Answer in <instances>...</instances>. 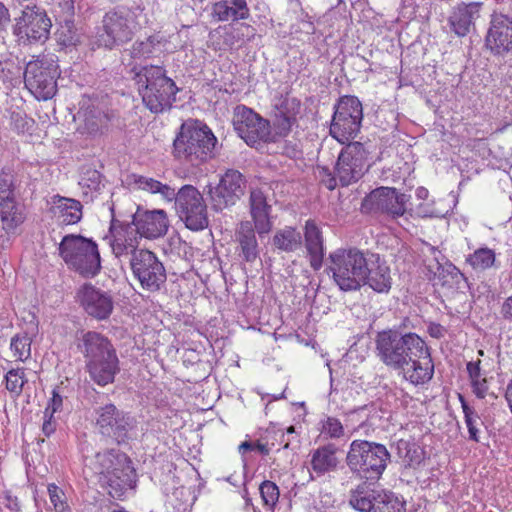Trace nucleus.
<instances>
[{
    "label": "nucleus",
    "instance_id": "nucleus-38",
    "mask_svg": "<svg viewBox=\"0 0 512 512\" xmlns=\"http://www.w3.org/2000/svg\"><path fill=\"white\" fill-rule=\"evenodd\" d=\"M19 186L15 169L9 165L2 167L0 169V202L18 199Z\"/></svg>",
    "mask_w": 512,
    "mask_h": 512
},
{
    "label": "nucleus",
    "instance_id": "nucleus-17",
    "mask_svg": "<svg viewBox=\"0 0 512 512\" xmlns=\"http://www.w3.org/2000/svg\"><path fill=\"white\" fill-rule=\"evenodd\" d=\"M232 122L237 135L249 146L271 141L270 122L251 108L236 106Z\"/></svg>",
    "mask_w": 512,
    "mask_h": 512
},
{
    "label": "nucleus",
    "instance_id": "nucleus-25",
    "mask_svg": "<svg viewBox=\"0 0 512 512\" xmlns=\"http://www.w3.org/2000/svg\"><path fill=\"white\" fill-rule=\"evenodd\" d=\"M485 43L495 56L504 57L512 54V17L502 12L493 13Z\"/></svg>",
    "mask_w": 512,
    "mask_h": 512
},
{
    "label": "nucleus",
    "instance_id": "nucleus-16",
    "mask_svg": "<svg viewBox=\"0 0 512 512\" xmlns=\"http://www.w3.org/2000/svg\"><path fill=\"white\" fill-rule=\"evenodd\" d=\"M110 212V225L104 240L108 241L112 254L116 258L131 256L133 250L140 249L138 247V235L126 214L119 212L116 215L114 204L111 205Z\"/></svg>",
    "mask_w": 512,
    "mask_h": 512
},
{
    "label": "nucleus",
    "instance_id": "nucleus-32",
    "mask_svg": "<svg viewBox=\"0 0 512 512\" xmlns=\"http://www.w3.org/2000/svg\"><path fill=\"white\" fill-rule=\"evenodd\" d=\"M111 117L97 107L87 108L83 113V123L79 127L81 134L91 137L102 135L108 130Z\"/></svg>",
    "mask_w": 512,
    "mask_h": 512
},
{
    "label": "nucleus",
    "instance_id": "nucleus-59",
    "mask_svg": "<svg viewBox=\"0 0 512 512\" xmlns=\"http://www.w3.org/2000/svg\"><path fill=\"white\" fill-rule=\"evenodd\" d=\"M447 274L449 275L456 283L459 282L460 279H465L464 274L451 262H447L444 264L441 275Z\"/></svg>",
    "mask_w": 512,
    "mask_h": 512
},
{
    "label": "nucleus",
    "instance_id": "nucleus-62",
    "mask_svg": "<svg viewBox=\"0 0 512 512\" xmlns=\"http://www.w3.org/2000/svg\"><path fill=\"white\" fill-rule=\"evenodd\" d=\"M7 503L5 504L6 508H8L12 512H20L21 505L16 496H13L9 491L5 492L4 496Z\"/></svg>",
    "mask_w": 512,
    "mask_h": 512
},
{
    "label": "nucleus",
    "instance_id": "nucleus-37",
    "mask_svg": "<svg viewBox=\"0 0 512 512\" xmlns=\"http://www.w3.org/2000/svg\"><path fill=\"white\" fill-rule=\"evenodd\" d=\"M78 183L83 189V194L88 196L90 193V198L93 200V193H100L101 190L105 188L106 178L97 169L90 166H84L81 169Z\"/></svg>",
    "mask_w": 512,
    "mask_h": 512
},
{
    "label": "nucleus",
    "instance_id": "nucleus-11",
    "mask_svg": "<svg viewBox=\"0 0 512 512\" xmlns=\"http://www.w3.org/2000/svg\"><path fill=\"white\" fill-rule=\"evenodd\" d=\"M422 340L416 333L382 331L375 339L376 355L387 367L398 370L406 360L411 359V354Z\"/></svg>",
    "mask_w": 512,
    "mask_h": 512
},
{
    "label": "nucleus",
    "instance_id": "nucleus-28",
    "mask_svg": "<svg viewBox=\"0 0 512 512\" xmlns=\"http://www.w3.org/2000/svg\"><path fill=\"white\" fill-rule=\"evenodd\" d=\"M363 285H368L377 293H388L392 286V277L390 268L384 261L380 260L379 255H369V265L365 271Z\"/></svg>",
    "mask_w": 512,
    "mask_h": 512
},
{
    "label": "nucleus",
    "instance_id": "nucleus-4",
    "mask_svg": "<svg viewBox=\"0 0 512 512\" xmlns=\"http://www.w3.org/2000/svg\"><path fill=\"white\" fill-rule=\"evenodd\" d=\"M100 486L109 496L123 500L136 488L137 473L129 456L117 449H107L95 456Z\"/></svg>",
    "mask_w": 512,
    "mask_h": 512
},
{
    "label": "nucleus",
    "instance_id": "nucleus-56",
    "mask_svg": "<svg viewBox=\"0 0 512 512\" xmlns=\"http://www.w3.org/2000/svg\"><path fill=\"white\" fill-rule=\"evenodd\" d=\"M238 451L242 456L249 451H258L261 455L267 456L269 455L271 448L267 443H262L260 441H244L238 446Z\"/></svg>",
    "mask_w": 512,
    "mask_h": 512
},
{
    "label": "nucleus",
    "instance_id": "nucleus-60",
    "mask_svg": "<svg viewBox=\"0 0 512 512\" xmlns=\"http://www.w3.org/2000/svg\"><path fill=\"white\" fill-rule=\"evenodd\" d=\"M500 315L503 320L512 323V295L505 298L500 307Z\"/></svg>",
    "mask_w": 512,
    "mask_h": 512
},
{
    "label": "nucleus",
    "instance_id": "nucleus-49",
    "mask_svg": "<svg viewBox=\"0 0 512 512\" xmlns=\"http://www.w3.org/2000/svg\"><path fill=\"white\" fill-rule=\"evenodd\" d=\"M259 492L264 505L273 508L277 504L280 491L276 483L264 480L259 486Z\"/></svg>",
    "mask_w": 512,
    "mask_h": 512
},
{
    "label": "nucleus",
    "instance_id": "nucleus-9",
    "mask_svg": "<svg viewBox=\"0 0 512 512\" xmlns=\"http://www.w3.org/2000/svg\"><path fill=\"white\" fill-rule=\"evenodd\" d=\"M389 459L390 454L384 445L366 440H354L346 455L351 471L366 480L379 479Z\"/></svg>",
    "mask_w": 512,
    "mask_h": 512
},
{
    "label": "nucleus",
    "instance_id": "nucleus-31",
    "mask_svg": "<svg viewBox=\"0 0 512 512\" xmlns=\"http://www.w3.org/2000/svg\"><path fill=\"white\" fill-rule=\"evenodd\" d=\"M25 219L18 199L0 202V220L6 234L16 236Z\"/></svg>",
    "mask_w": 512,
    "mask_h": 512
},
{
    "label": "nucleus",
    "instance_id": "nucleus-64",
    "mask_svg": "<svg viewBox=\"0 0 512 512\" xmlns=\"http://www.w3.org/2000/svg\"><path fill=\"white\" fill-rule=\"evenodd\" d=\"M428 333L431 337L435 339H441L444 337L446 329L438 323H431L428 326Z\"/></svg>",
    "mask_w": 512,
    "mask_h": 512
},
{
    "label": "nucleus",
    "instance_id": "nucleus-44",
    "mask_svg": "<svg viewBox=\"0 0 512 512\" xmlns=\"http://www.w3.org/2000/svg\"><path fill=\"white\" fill-rule=\"evenodd\" d=\"M397 454L407 466L419 464L422 460V453L415 443L406 440H399L396 444Z\"/></svg>",
    "mask_w": 512,
    "mask_h": 512
},
{
    "label": "nucleus",
    "instance_id": "nucleus-52",
    "mask_svg": "<svg viewBox=\"0 0 512 512\" xmlns=\"http://www.w3.org/2000/svg\"><path fill=\"white\" fill-rule=\"evenodd\" d=\"M64 388L60 385H57L51 391V397L47 401V405L43 414H53L59 413L63 410L64 400L67 398L63 394Z\"/></svg>",
    "mask_w": 512,
    "mask_h": 512
},
{
    "label": "nucleus",
    "instance_id": "nucleus-36",
    "mask_svg": "<svg viewBox=\"0 0 512 512\" xmlns=\"http://www.w3.org/2000/svg\"><path fill=\"white\" fill-rule=\"evenodd\" d=\"M272 245L286 253L294 252L302 245V234L296 228L286 226L276 231L272 238Z\"/></svg>",
    "mask_w": 512,
    "mask_h": 512
},
{
    "label": "nucleus",
    "instance_id": "nucleus-23",
    "mask_svg": "<svg viewBox=\"0 0 512 512\" xmlns=\"http://www.w3.org/2000/svg\"><path fill=\"white\" fill-rule=\"evenodd\" d=\"M126 215L140 238L156 239L164 236L168 231L169 220L162 209L145 210L136 206L134 212L130 209L129 214Z\"/></svg>",
    "mask_w": 512,
    "mask_h": 512
},
{
    "label": "nucleus",
    "instance_id": "nucleus-42",
    "mask_svg": "<svg viewBox=\"0 0 512 512\" xmlns=\"http://www.w3.org/2000/svg\"><path fill=\"white\" fill-rule=\"evenodd\" d=\"M162 41L163 37L160 34L150 35L144 40H136L128 50L129 55L133 59H149L154 55L156 47Z\"/></svg>",
    "mask_w": 512,
    "mask_h": 512
},
{
    "label": "nucleus",
    "instance_id": "nucleus-63",
    "mask_svg": "<svg viewBox=\"0 0 512 512\" xmlns=\"http://www.w3.org/2000/svg\"><path fill=\"white\" fill-rule=\"evenodd\" d=\"M157 193L161 194L164 199L168 201L174 200V202L176 203L178 192H175V190L171 188L169 185L161 183L160 189L158 190Z\"/></svg>",
    "mask_w": 512,
    "mask_h": 512
},
{
    "label": "nucleus",
    "instance_id": "nucleus-43",
    "mask_svg": "<svg viewBox=\"0 0 512 512\" xmlns=\"http://www.w3.org/2000/svg\"><path fill=\"white\" fill-rule=\"evenodd\" d=\"M73 17H68L60 23L56 31L57 41L59 44L68 47L76 45L79 42V35L74 24Z\"/></svg>",
    "mask_w": 512,
    "mask_h": 512
},
{
    "label": "nucleus",
    "instance_id": "nucleus-20",
    "mask_svg": "<svg viewBox=\"0 0 512 512\" xmlns=\"http://www.w3.org/2000/svg\"><path fill=\"white\" fill-rule=\"evenodd\" d=\"M347 143L342 148L335 166L336 175L343 186H347L363 176L368 156L362 143L350 141Z\"/></svg>",
    "mask_w": 512,
    "mask_h": 512
},
{
    "label": "nucleus",
    "instance_id": "nucleus-14",
    "mask_svg": "<svg viewBox=\"0 0 512 512\" xmlns=\"http://www.w3.org/2000/svg\"><path fill=\"white\" fill-rule=\"evenodd\" d=\"M246 179L236 169H227L217 184L209 183L205 193L210 207L215 212H222L234 206L245 194Z\"/></svg>",
    "mask_w": 512,
    "mask_h": 512
},
{
    "label": "nucleus",
    "instance_id": "nucleus-57",
    "mask_svg": "<svg viewBox=\"0 0 512 512\" xmlns=\"http://www.w3.org/2000/svg\"><path fill=\"white\" fill-rule=\"evenodd\" d=\"M134 183L138 186L139 189L148 191L150 193H157L160 189L161 182L142 175H133Z\"/></svg>",
    "mask_w": 512,
    "mask_h": 512
},
{
    "label": "nucleus",
    "instance_id": "nucleus-54",
    "mask_svg": "<svg viewBox=\"0 0 512 512\" xmlns=\"http://www.w3.org/2000/svg\"><path fill=\"white\" fill-rule=\"evenodd\" d=\"M430 252L431 254L433 255V258L431 261H429V263H427L426 260H424V267H425V274L427 276V278L429 280H433L435 279L437 276H441V271H442V268H443V264L440 263L438 257H437V254H439L440 252L434 248V247H430Z\"/></svg>",
    "mask_w": 512,
    "mask_h": 512
},
{
    "label": "nucleus",
    "instance_id": "nucleus-34",
    "mask_svg": "<svg viewBox=\"0 0 512 512\" xmlns=\"http://www.w3.org/2000/svg\"><path fill=\"white\" fill-rule=\"evenodd\" d=\"M214 13L220 21L246 20L250 9L246 0H221L214 5Z\"/></svg>",
    "mask_w": 512,
    "mask_h": 512
},
{
    "label": "nucleus",
    "instance_id": "nucleus-53",
    "mask_svg": "<svg viewBox=\"0 0 512 512\" xmlns=\"http://www.w3.org/2000/svg\"><path fill=\"white\" fill-rule=\"evenodd\" d=\"M48 494L56 512H72L65 501L64 492L56 484L48 485Z\"/></svg>",
    "mask_w": 512,
    "mask_h": 512
},
{
    "label": "nucleus",
    "instance_id": "nucleus-39",
    "mask_svg": "<svg viewBox=\"0 0 512 512\" xmlns=\"http://www.w3.org/2000/svg\"><path fill=\"white\" fill-rule=\"evenodd\" d=\"M465 263L476 272H483L495 266L496 253L493 249L486 246L479 247L473 253L466 256Z\"/></svg>",
    "mask_w": 512,
    "mask_h": 512
},
{
    "label": "nucleus",
    "instance_id": "nucleus-41",
    "mask_svg": "<svg viewBox=\"0 0 512 512\" xmlns=\"http://www.w3.org/2000/svg\"><path fill=\"white\" fill-rule=\"evenodd\" d=\"M344 453V444L322 442V472L336 470L342 463Z\"/></svg>",
    "mask_w": 512,
    "mask_h": 512
},
{
    "label": "nucleus",
    "instance_id": "nucleus-35",
    "mask_svg": "<svg viewBox=\"0 0 512 512\" xmlns=\"http://www.w3.org/2000/svg\"><path fill=\"white\" fill-rule=\"evenodd\" d=\"M304 246L314 270L320 269V228L315 220L308 219L304 226Z\"/></svg>",
    "mask_w": 512,
    "mask_h": 512
},
{
    "label": "nucleus",
    "instance_id": "nucleus-45",
    "mask_svg": "<svg viewBox=\"0 0 512 512\" xmlns=\"http://www.w3.org/2000/svg\"><path fill=\"white\" fill-rule=\"evenodd\" d=\"M32 337L27 332L18 333L11 339L10 348L21 361L31 356Z\"/></svg>",
    "mask_w": 512,
    "mask_h": 512
},
{
    "label": "nucleus",
    "instance_id": "nucleus-50",
    "mask_svg": "<svg viewBox=\"0 0 512 512\" xmlns=\"http://www.w3.org/2000/svg\"><path fill=\"white\" fill-rule=\"evenodd\" d=\"M306 493L301 492V488L295 490V495L307 502L306 507L309 512H320L316 505L317 495L320 494V486L317 482L305 486Z\"/></svg>",
    "mask_w": 512,
    "mask_h": 512
},
{
    "label": "nucleus",
    "instance_id": "nucleus-26",
    "mask_svg": "<svg viewBox=\"0 0 512 512\" xmlns=\"http://www.w3.org/2000/svg\"><path fill=\"white\" fill-rule=\"evenodd\" d=\"M300 107V100L288 92L274 97L272 114L278 134L282 136L288 135L293 124L296 122V116L300 111Z\"/></svg>",
    "mask_w": 512,
    "mask_h": 512
},
{
    "label": "nucleus",
    "instance_id": "nucleus-5",
    "mask_svg": "<svg viewBox=\"0 0 512 512\" xmlns=\"http://www.w3.org/2000/svg\"><path fill=\"white\" fill-rule=\"evenodd\" d=\"M142 11L139 5H119L107 11L96 34L98 47L113 50L130 42L139 27L137 18Z\"/></svg>",
    "mask_w": 512,
    "mask_h": 512
},
{
    "label": "nucleus",
    "instance_id": "nucleus-6",
    "mask_svg": "<svg viewBox=\"0 0 512 512\" xmlns=\"http://www.w3.org/2000/svg\"><path fill=\"white\" fill-rule=\"evenodd\" d=\"M58 254L70 270L85 279L94 278L101 272L100 251L92 238L67 234L59 243Z\"/></svg>",
    "mask_w": 512,
    "mask_h": 512
},
{
    "label": "nucleus",
    "instance_id": "nucleus-47",
    "mask_svg": "<svg viewBox=\"0 0 512 512\" xmlns=\"http://www.w3.org/2000/svg\"><path fill=\"white\" fill-rule=\"evenodd\" d=\"M322 435L331 438L332 442H338V444L346 443V432L341 421L334 417H328L327 420L322 423Z\"/></svg>",
    "mask_w": 512,
    "mask_h": 512
},
{
    "label": "nucleus",
    "instance_id": "nucleus-58",
    "mask_svg": "<svg viewBox=\"0 0 512 512\" xmlns=\"http://www.w3.org/2000/svg\"><path fill=\"white\" fill-rule=\"evenodd\" d=\"M57 428V422L53 414L43 415L42 432L47 436H51Z\"/></svg>",
    "mask_w": 512,
    "mask_h": 512
},
{
    "label": "nucleus",
    "instance_id": "nucleus-40",
    "mask_svg": "<svg viewBox=\"0 0 512 512\" xmlns=\"http://www.w3.org/2000/svg\"><path fill=\"white\" fill-rule=\"evenodd\" d=\"M310 464L311 466L303 465L294 475L296 477L295 490L301 488V492L306 493L305 486L316 482L312 470L317 476L320 475V447L313 451Z\"/></svg>",
    "mask_w": 512,
    "mask_h": 512
},
{
    "label": "nucleus",
    "instance_id": "nucleus-12",
    "mask_svg": "<svg viewBox=\"0 0 512 512\" xmlns=\"http://www.w3.org/2000/svg\"><path fill=\"white\" fill-rule=\"evenodd\" d=\"M129 265L133 277L143 290L155 293L165 286L167 274L164 264L149 249L133 250L129 258Z\"/></svg>",
    "mask_w": 512,
    "mask_h": 512
},
{
    "label": "nucleus",
    "instance_id": "nucleus-29",
    "mask_svg": "<svg viewBox=\"0 0 512 512\" xmlns=\"http://www.w3.org/2000/svg\"><path fill=\"white\" fill-rule=\"evenodd\" d=\"M250 214L259 235L267 234L272 229V221L270 213L271 205L268 204L267 198L262 190L254 189L249 196Z\"/></svg>",
    "mask_w": 512,
    "mask_h": 512
},
{
    "label": "nucleus",
    "instance_id": "nucleus-21",
    "mask_svg": "<svg viewBox=\"0 0 512 512\" xmlns=\"http://www.w3.org/2000/svg\"><path fill=\"white\" fill-rule=\"evenodd\" d=\"M410 198V195L400 193L396 188L382 186L364 198L362 208L365 211L381 212L398 218L406 213V205Z\"/></svg>",
    "mask_w": 512,
    "mask_h": 512
},
{
    "label": "nucleus",
    "instance_id": "nucleus-30",
    "mask_svg": "<svg viewBox=\"0 0 512 512\" xmlns=\"http://www.w3.org/2000/svg\"><path fill=\"white\" fill-rule=\"evenodd\" d=\"M255 231L250 221H242L235 233L240 248L239 256L247 263H253L259 257Z\"/></svg>",
    "mask_w": 512,
    "mask_h": 512
},
{
    "label": "nucleus",
    "instance_id": "nucleus-55",
    "mask_svg": "<svg viewBox=\"0 0 512 512\" xmlns=\"http://www.w3.org/2000/svg\"><path fill=\"white\" fill-rule=\"evenodd\" d=\"M472 391L475 396L479 399H484L486 396L491 395L494 398L497 396L494 393H489L488 378L486 375H482L479 378H475L470 381Z\"/></svg>",
    "mask_w": 512,
    "mask_h": 512
},
{
    "label": "nucleus",
    "instance_id": "nucleus-46",
    "mask_svg": "<svg viewBox=\"0 0 512 512\" xmlns=\"http://www.w3.org/2000/svg\"><path fill=\"white\" fill-rule=\"evenodd\" d=\"M4 378L6 389L16 397L21 395L24 385L28 382L24 368L11 369Z\"/></svg>",
    "mask_w": 512,
    "mask_h": 512
},
{
    "label": "nucleus",
    "instance_id": "nucleus-2",
    "mask_svg": "<svg viewBox=\"0 0 512 512\" xmlns=\"http://www.w3.org/2000/svg\"><path fill=\"white\" fill-rule=\"evenodd\" d=\"M217 143V137L207 124L198 119H188L179 127L172 154L180 162L199 167L215 158Z\"/></svg>",
    "mask_w": 512,
    "mask_h": 512
},
{
    "label": "nucleus",
    "instance_id": "nucleus-33",
    "mask_svg": "<svg viewBox=\"0 0 512 512\" xmlns=\"http://www.w3.org/2000/svg\"><path fill=\"white\" fill-rule=\"evenodd\" d=\"M51 200L54 205L53 213L58 214L64 224L73 225L81 221L83 205L80 201L58 194L54 195Z\"/></svg>",
    "mask_w": 512,
    "mask_h": 512
},
{
    "label": "nucleus",
    "instance_id": "nucleus-61",
    "mask_svg": "<svg viewBox=\"0 0 512 512\" xmlns=\"http://www.w3.org/2000/svg\"><path fill=\"white\" fill-rule=\"evenodd\" d=\"M480 364H481L480 360L470 361L467 363L466 369H467L470 381L484 375V373L481 371Z\"/></svg>",
    "mask_w": 512,
    "mask_h": 512
},
{
    "label": "nucleus",
    "instance_id": "nucleus-10",
    "mask_svg": "<svg viewBox=\"0 0 512 512\" xmlns=\"http://www.w3.org/2000/svg\"><path fill=\"white\" fill-rule=\"evenodd\" d=\"M60 74L57 59L46 55L38 56L26 63L24 86L38 101H47L57 93V79Z\"/></svg>",
    "mask_w": 512,
    "mask_h": 512
},
{
    "label": "nucleus",
    "instance_id": "nucleus-18",
    "mask_svg": "<svg viewBox=\"0 0 512 512\" xmlns=\"http://www.w3.org/2000/svg\"><path fill=\"white\" fill-rule=\"evenodd\" d=\"M51 26V20L43 9L27 6L16 19L13 33L23 44L44 43L49 37Z\"/></svg>",
    "mask_w": 512,
    "mask_h": 512
},
{
    "label": "nucleus",
    "instance_id": "nucleus-19",
    "mask_svg": "<svg viewBox=\"0 0 512 512\" xmlns=\"http://www.w3.org/2000/svg\"><path fill=\"white\" fill-rule=\"evenodd\" d=\"M349 504L359 512H406L405 501L394 493L364 487L351 492Z\"/></svg>",
    "mask_w": 512,
    "mask_h": 512
},
{
    "label": "nucleus",
    "instance_id": "nucleus-1",
    "mask_svg": "<svg viewBox=\"0 0 512 512\" xmlns=\"http://www.w3.org/2000/svg\"><path fill=\"white\" fill-rule=\"evenodd\" d=\"M74 344L83 356L85 368L93 382L106 386L115 381L120 372V361L112 341L104 334L93 330H78Z\"/></svg>",
    "mask_w": 512,
    "mask_h": 512
},
{
    "label": "nucleus",
    "instance_id": "nucleus-3",
    "mask_svg": "<svg viewBox=\"0 0 512 512\" xmlns=\"http://www.w3.org/2000/svg\"><path fill=\"white\" fill-rule=\"evenodd\" d=\"M132 80L138 87V93L144 106L154 114L169 111L176 102L179 88L167 76L164 67L158 65H134L130 69Z\"/></svg>",
    "mask_w": 512,
    "mask_h": 512
},
{
    "label": "nucleus",
    "instance_id": "nucleus-7",
    "mask_svg": "<svg viewBox=\"0 0 512 512\" xmlns=\"http://www.w3.org/2000/svg\"><path fill=\"white\" fill-rule=\"evenodd\" d=\"M369 255L357 248L338 249L330 255L333 279L343 291H357L363 286Z\"/></svg>",
    "mask_w": 512,
    "mask_h": 512
},
{
    "label": "nucleus",
    "instance_id": "nucleus-13",
    "mask_svg": "<svg viewBox=\"0 0 512 512\" xmlns=\"http://www.w3.org/2000/svg\"><path fill=\"white\" fill-rule=\"evenodd\" d=\"M330 124V135L340 144L354 139L360 131L363 119L362 104L354 96L342 97L335 105Z\"/></svg>",
    "mask_w": 512,
    "mask_h": 512
},
{
    "label": "nucleus",
    "instance_id": "nucleus-8",
    "mask_svg": "<svg viewBox=\"0 0 512 512\" xmlns=\"http://www.w3.org/2000/svg\"><path fill=\"white\" fill-rule=\"evenodd\" d=\"M95 429L106 443L127 445L136 429V419L129 412L107 403L94 409Z\"/></svg>",
    "mask_w": 512,
    "mask_h": 512
},
{
    "label": "nucleus",
    "instance_id": "nucleus-27",
    "mask_svg": "<svg viewBox=\"0 0 512 512\" xmlns=\"http://www.w3.org/2000/svg\"><path fill=\"white\" fill-rule=\"evenodd\" d=\"M483 2H460L452 8L448 18L450 29L459 37L468 35L474 28L475 22L480 18Z\"/></svg>",
    "mask_w": 512,
    "mask_h": 512
},
{
    "label": "nucleus",
    "instance_id": "nucleus-24",
    "mask_svg": "<svg viewBox=\"0 0 512 512\" xmlns=\"http://www.w3.org/2000/svg\"><path fill=\"white\" fill-rule=\"evenodd\" d=\"M77 301L85 313L98 321L110 317L114 309L112 295L91 283H84L77 291Z\"/></svg>",
    "mask_w": 512,
    "mask_h": 512
},
{
    "label": "nucleus",
    "instance_id": "nucleus-51",
    "mask_svg": "<svg viewBox=\"0 0 512 512\" xmlns=\"http://www.w3.org/2000/svg\"><path fill=\"white\" fill-rule=\"evenodd\" d=\"M10 125L18 134H24L33 128L34 120L22 111H12L10 114Z\"/></svg>",
    "mask_w": 512,
    "mask_h": 512
},
{
    "label": "nucleus",
    "instance_id": "nucleus-22",
    "mask_svg": "<svg viewBox=\"0 0 512 512\" xmlns=\"http://www.w3.org/2000/svg\"><path fill=\"white\" fill-rule=\"evenodd\" d=\"M402 377L414 386L428 383L434 375V363L431 357L430 348L422 340L415 348L411 359L397 370Z\"/></svg>",
    "mask_w": 512,
    "mask_h": 512
},
{
    "label": "nucleus",
    "instance_id": "nucleus-48",
    "mask_svg": "<svg viewBox=\"0 0 512 512\" xmlns=\"http://www.w3.org/2000/svg\"><path fill=\"white\" fill-rule=\"evenodd\" d=\"M460 401L464 412L465 423L469 432V438L475 442H479L478 421L480 418L478 414L465 402L462 396H460Z\"/></svg>",
    "mask_w": 512,
    "mask_h": 512
},
{
    "label": "nucleus",
    "instance_id": "nucleus-15",
    "mask_svg": "<svg viewBox=\"0 0 512 512\" xmlns=\"http://www.w3.org/2000/svg\"><path fill=\"white\" fill-rule=\"evenodd\" d=\"M176 213L186 228L201 231L208 227L207 205L203 194L193 185H183L176 198Z\"/></svg>",
    "mask_w": 512,
    "mask_h": 512
}]
</instances>
